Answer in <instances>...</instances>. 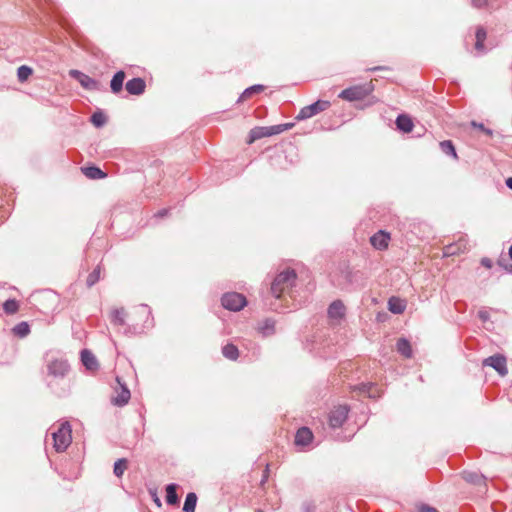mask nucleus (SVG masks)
Instances as JSON below:
<instances>
[{"instance_id": "nucleus-37", "label": "nucleus", "mask_w": 512, "mask_h": 512, "mask_svg": "<svg viewBox=\"0 0 512 512\" xmlns=\"http://www.w3.org/2000/svg\"><path fill=\"white\" fill-rule=\"evenodd\" d=\"M471 125H472L473 127H475V128L480 129L483 133H485V134H486V135H488V136H492V135H493L492 130H490V129H488V128H485L483 124H478V123H476L475 121H473V122L471 123Z\"/></svg>"}, {"instance_id": "nucleus-41", "label": "nucleus", "mask_w": 512, "mask_h": 512, "mask_svg": "<svg viewBox=\"0 0 512 512\" xmlns=\"http://www.w3.org/2000/svg\"><path fill=\"white\" fill-rule=\"evenodd\" d=\"M481 264L484 267H486V268H491L492 267V261L489 258H482L481 259Z\"/></svg>"}, {"instance_id": "nucleus-23", "label": "nucleus", "mask_w": 512, "mask_h": 512, "mask_svg": "<svg viewBox=\"0 0 512 512\" xmlns=\"http://www.w3.org/2000/svg\"><path fill=\"white\" fill-rule=\"evenodd\" d=\"M465 243H457L452 245H447L444 248V256H452L460 253H464L466 251Z\"/></svg>"}, {"instance_id": "nucleus-11", "label": "nucleus", "mask_w": 512, "mask_h": 512, "mask_svg": "<svg viewBox=\"0 0 512 512\" xmlns=\"http://www.w3.org/2000/svg\"><path fill=\"white\" fill-rule=\"evenodd\" d=\"M390 234L380 230L370 238L371 245L377 250H386L390 242Z\"/></svg>"}, {"instance_id": "nucleus-25", "label": "nucleus", "mask_w": 512, "mask_h": 512, "mask_svg": "<svg viewBox=\"0 0 512 512\" xmlns=\"http://www.w3.org/2000/svg\"><path fill=\"white\" fill-rule=\"evenodd\" d=\"M487 33L484 28L480 27L476 31V43L475 49L479 52L484 51V42L486 40Z\"/></svg>"}, {"instance_id": "nucleus-45", "label": "nucleus", "mask_w": 512, "mask_h": 512, "mask_svg": "<svg viewBox=\"0 0 512 512\" xmlns=\"http://www.w3.org/2000/svg\"><path fill=\"white\" fill-rule=\"evenodd\" d=\"M506 185L512 189V177H509L507 180H506Z\"/></svg>"}, {"instance_id": "nucleus-43", "label": "nucleus", "mask_w": 512, "mask_h": 512, "mask_svg": "<svg viewBox=\"0 0 512 512\" xmlns=\"http://www.w3.org/2000/svg\"><path fill=\"white\" fill-rule=\"evenodd\" d=\"M479 317H480V319H482L483 321H486V320L488 319V317H489L488 312H486V311H480V312H479Z\"/></svg>"}, {"instance_id": "nucleus-14", "label": "nucleus", "mask_w": 512, "mask_h": 512, "mask_svg": "<svg viewBox=\"0 0 512 512\" xmlns=\"http://www.w3.org/2000/svg\"><path fill=\"white\" fill-rule=\"evenodd\" d=\"M346 312L345 305L340 300L334 301L328 308L329 318L340 321L344 318Z\"/></svg>"}, {"instance_id": "nucleus-33", "label": "nucleus", "mask_w": 512, "mask_h": 512, "mask_svg": "<svg viewBox=\"0 0 512 512\" xmlns=\"http://www.w3.org/2000/svg\"><path fill=\"white\" fill-rule=\"evenodd\" d=\"M3 309L7 314H15L19 310V303L15 299H9L4 302Z\"/></svg>"}, {"instance_id": "nucleus-1", "label": "nucleus", "mask_w": 512, "mask_h": 512, "mask_svg": "<svg viewBox=\"0 0 512 512\" xmlns=\"http://www.w3.org/2000/svg\"><path fill=\"white\" fill-rule=\"evenodd\" d=\"M296 273L294 270L286 269L280 272L271 285V292L276 298L288 291L295 283Z\"/></svg>"}, {"instance_id": "nucleus-17", "label": "nucleus", "mask_w": 512, "mask_h": 512, "mask_svg": "<svg viewBox=\"0 0 512 512\" xmlns=\"http://www.w3.org/2000/svg\"><path fill=\"white\" fill-rule=\"evenodd\" d=\"M125 72L124 71H118L112 78L111 82H110V88H111V91L114 93V94H118L122 91V87H123V83H124V80H125Z\"/></svg>"}, {"instance_id": "nucleus-21", "label": "nucleus", "mask_w": 512, "mask_h": 512, "mask_svg": "<svg viewBox=\"0 0 512 512\" xmlns=\"http://www.w3.org/2000/svg\"><path fill=\"white\" fill-rule=\"evenodd\" d=\"M127 313L123 307L114 308L110 312V320L115 325H124Z\"/></svg>"}, {"instance_id": "nucleus-24", "label": "nucleus", "mask_w": 512, "mask_h": 512, "mask_svg": "<svg viewBox=\"0 0 512 512\" xmlns=\"http://www.w3.org/2000/svg\"><path fill=\"white\" fill-rule=\"evenodd\" d=\"M222 354L229 360H237L239 357V350L234 344H226L222 349Z\"/></svg>"}, {"instance_id": "nucleus-5", "label": "nucleus", "mask_w": 512, "mask_h": 512, "mask_svg": "<svg viewBox=\"0 0 512 512\" xmlns=\"http://www.w3.org/2000/svg\"><path fill=\"white\" fill-rule=\"evenodd\" d=\"M349 408L346 405L335 406L328 415V423L332 428H339L346 421Z\"/></svg>"}, {"instance_id": "nucleus-31", "label": "nucleus", "mask_w": 512, "mask_h": 512, "mask_svg": "<svg viewBox=\"0 0 512 512\" xmlns=\"http://www.w3.org/2000/svg\"><path fill=\"white\" fill-rule=\"evenodd\" d=\"M127 468L128 461L125 458H121L115 462L113 472L117 477H121Z\"/></svg>"}, {"instance_id": "nucleus-3", "label": "nucleus", "mask_w": 512, "mask_h": 512, "mask_svg": "<svg viewBox=\"0 0 512 512\" xmlns=\"http://www.w3.org/2000/svg\"><path fill=\"white\" fill-rule=\"evenodd\" d=\"M373 90L372 85L364 84V85H355L344 89L339 97L347 100V101H357L362 100L367 97Z\"/></svg>"}, {"instance_id": "nucleus-35", "label": "nucleus", "mask_w": 512, "mask_h": 512, "mask_svg": "<svg viewBox=\"0 0 512 512\" xmlns=\"http://www.w3.org/2000/svg\"><path fill=\"white\" fill-rule=\"evenodd\" d=\"M91 122L96 127H101L106 123V116L102 112H95L91 117Z\"/></svg>"}, {"instance_id": "nucleus-9", "label": "nucleus", "mask_w": 512, "mask_h": 512, "mask_svg": "<svg viewBox=\"0 0 512 512\" xmlns=\"http://www.w3.org/2000/svg\"><path fill=\"white\" fill-rule=\"evenodd\" d=\"M276 134H279V128L278 127H273V126H270V127H256V128H253L250 132H249V136H248V139H247V144H252L254 143L256 140L258 139H261V138H264V137H269V136H272V135H276Z\"/></svg>"}, {"instance_id": "nucleus-12", "label": "nucleus", "mask_w": 512, "mask_h": 512, "mask_svg": "<svg viewBox=\"0 0 512 512\" xmlns=\"http://www.w3.org/2000/svg\"><path fill=\"white\" fill-rule=\"evenodd\" d=\"M117 382L119 387L115 389L116 396L112 397V403L117 406H124L129 402L130 399V391L127 387L120 383L119 378L117 377Z\"/></svg>"}, {"instance_id": "nucleus-20", "label": "nucleus", "mask_w": 512, "mask_h": 512, "mask_svg": "<svg viewBox=\"0 0 512 512\" xmlns=\"http://www.w3.org/2000/svg\"><path fill=\"white\" fill-rule=\"evenodd\" d=\"M81 171L89 179H103L107 176L105 172L96 166L82 167Z\"/></svg>"}, {"instance_id": "nucleus-19", "label": "nucleus", "mask_w": 512, "mask_h": 512, "mask_svg": "<svg viewBox=\"0 0 512 512\" xmlns=\"http://www.w3.org/2000/svg\"><path fill=\"white\" fill-rule=\"evenodd\" d=\"M406 308V303L404 300L398 297H391L388 300V309L390 312L394 314H401L404 312Z\"/></svg>"}, {"instance_id": "nucleus-18", "label": "nucleus", "mask_w": 512, "mask_h": 512, "mask_svg": "<svg viewBox=\"0 0 512 512\" xmlns=\"http://www.w3.org/2000/svg\"><path fill=\"white\" fill-rule=\"evenodd\" d=\"M396 125L397 128L404 133H410L413 128L414 124L412 119L408 115H399L396 119Z\"/></svg>"}, {"instance_id": "nucleus-46", "label": "nucleus", "mask_w": 512, "mask_h": 512, "mask_svg": "<svg viewBox=\"0 0 512 512\" xmlns=\"http://www.w3.org/2000/svg\"><path fill=\"white\" fill-rule=\"evenodd\" d=\"M473 4L475 7H481L482 2L480 0H473Z\"/></svg>"}, {"instance_id": "nucleus-28", "label": "nucleus", "mask_w": 512, "mask_h": 512, "mask_svg": "<svg viewBox=\"0 0 512 512\" xmlns=\"http://www.w3.org/2000/svg\"><path fill=\"white\" fill-rule=\"evenodd\" d=\"M264 89H265V87L263 85H260V84L253 85L244 90V92L240 96V101L248 100L249 98L252 97L253 94L260 93V92L264 91Z\"/></svg>"}, {"instance_id": "nucleus-4", "label": "nucleus", "mask_w": 512, "mask_h": 512, "mask_svg": "<svg viewBox=\"0 0 512 512\" xmlns=\"http://www.w3.org/2000/svg\"><path fill=\"white\" fill-rule=\"evenodd\" d=\"M222 305L224 308L231 311H239L246 305V298L239 293L232 292L226 293L222 297Z\"/></svg>"}, {"instance_id": "nucleus-13", "label": "nucleus", "mask_w": 512, "mask_h": 512, "mask_svg": "<svg viewBox=\"0 0 512 512\" xmlns=\"http://www.w3.org/2000/svg\"><path fill=\"white\" fill-rule=\"evenodd\" d=\"M125 89L130 95L138 96L145 92L146 82L140 77L133 78L126 83Z\"/></svg>"}, {"instance_id": "nucleus-38", "label": "nucleus", "mask_w": 512, "mask_h": 512, "mask_svg": "<svg viewBox=\"0 0 512 512\" xmlns=\"http://www.w3.org/2000/svg\"><path fill=\"white\" fill-rule=\"evenodd\" d=\"M465 479L469 482L477 483L479 481H482V478L476 474L467 473L465 474Z\"/></svg>"}, {"instance_id": "nucleus-30", "label": "nucleus", "mask_w": 512, "mask_h": 512, "mask_svg": "<svg viewBox=\"0 0 512 512\" xmlns=\"http://www.w3.org/2000/svg\"><path fill=\"white\" fill-rule=\"evenodd\" d=\"M440 148L445 154L451 155L454 159H458V155L456 153V150H455V147H454L452 141L444 140V141L440 142Z\"/></svg>"}, {"instance_id": "nucleus-10", "label": "nucleus", "mask_w": 512, "mask_h": 512, "mask_svg": "<svg viewBox=\"0 0 512 512\" xmlns=\"http://www.w3.org/2000/svg\"><path fill=\"white\" fill-rule=\"evenodd\" d=\"M484 365L490 366L495 369L501 376H505L508 373L506 366V358L501 354L492 355L486 358L483 362Z\"/></svg>"}, {"instance_id": "nucleus-47", "label": "nucleus", "mask_w": 512, "mask_h": 512, "mask_svg": "<svg viewBox=\"0 0 512 512\" xmlns=\"http://www.w3.org/2000/svg\"><path fill=\"white\" fill-rule=\"evenodd\" d=\"M509 257L512 259V245L509 248Z\"/></svg>"}, {"instance_id": "nucleus-16", "label": "nucleus", "mask_w": 512, "mask_h": 512, "mask_svg": "<svg viewBox=\"0 0 512 512\" xmlns=\"http://www.w3.org/2000/svg\"><path fill=\"white\" fill-rule=\"evenodd\" d=\"M313 434L307 427L300 428L295 435L296 445H307L312 441Z\"/></svg>"}, {"instance_id": "nucleus-44", "label": "nucleus", "mask_w": 512, "mask_h": 512, "mask_svg": "<svg viewBox=\"0 0 512 512\" xmlns=\"http://www.w3.org/2000/svg\"><path fill=\"white\" fill-rule=\"evenodd\" d=\"M370 71H378V70H388L386 66H377L369 69Z\"/></svg>"}, {"instance_id": "nucleus-40", "label": "nucleus", "mask_w": 512, "mask_h": 512, "mask_svg": "<svg viewBox=\"0 0 512 512\" xmlns=\"http://www.w3.org/2000/svg\"><path fill=\"white\" fill-rule=\"evenodd\" d=\"M274 127H278L279 133H282L283 131H286V130L292 128L293 124L292 123L280 124V125H275Z\"/></svg>"}, {"instance_id": "nucleus-7", "label": "nucleus", "mask_w": 512, "mask_h": 512, "mask_svg": "<svg viewBox=\"0 0 512 512\" xmlns=\"http://www.w3.org/2000/svg\"><path fill=\"white\" fill-rule=\"evenodd\" d=\"M47 370L49 376L64 377L69 370V365L65 360L57 358L48 362Z\"/></svg>"}, {"instance_id": "nucleus-2", "label": "nucleus", "mask_w": 512, "mask_h": 512, "mask_svg": "<svg viewBox=\"0 0 512 512\" xmlns=\"http://www.w3.org/2000/svg\"><path fill=\"white\" fill-rule=\"evenodd\" d=\"M54 448L57 452L65 451L71 444V427L68 423H62L56 431L52 433Z\"/></svg>"}, {"instance_id": "nucleus-42", "label": "nucleus", "mask_w": 512, "mask_h": 512, "mask_svg": "<svg viewBox=\"0 0 512 512\" xmlns=\"http://www.w3.org/2000/svg\"><path fill=\"white\" fill-rule=\"evenodd\" d=\"M498 264L502 266L506 271L512 273V264H503L501 260L498 261Z\"/></svg>"}, {"instance_id": "nucleus-26", "label": "nucleus", "mask_w": 512, "mask_h": 512, "mask_svg": "<svg viewBox=\"0 0 512 512\" xmlns=\"http://www.w3.org/2000/svg\"><path fill=\"white\" fill-rule=\"evenodd\" d=\"M177 486L175 484H169L166 487V502L169 505H175L178 503V496L176 493Z\"/></svg>"}, {"instance_id": "nucleus-27", "label": "nucleus", "mask_w": 512, "mask_h": 512, "mask_svg": "<svg viewBox=\"0 0 512 512\" xmlns=\"http://www.w3.org/2000/svg\"><path fill=\"white\" fill-rule=\"evenodd\" d=\"M197 503V496L195 493H188L184 502L183 511L184 512H195V507Z\"/></svg>"}, {"instance_id": "nucleus-32", "label": "nucleus", "mask_w": 512, "mask_h": 512, "mask_svg": "<svg viewBox=\"0 0 512 512\" xmlns=\"http://www.w3.org/2000/svg\"><path fill=\"white\" fill-rule=\"evenodd\" d=\"M33 74V69L29 66L22 65L17 70V77L20 82H25Z\"/></svg>"}, {"instance_id": "nucleus-34", "label": "nucleus", "mask_w": 512, "mask_h": 512, "mask_svg": "<svg viewBox=\"0 0 512 512\" xmlns=\"http://www.w3.org/2000/svg\"><path fill=\"white\" fill-rule=\"evenodd\" d=\"M101 275V269L100 266H97L87 277V286L92 287L94 284H96Z\"/></svg>"}, {"instance_id": "nucleus-15", "label": "nucleus", "mask_w": 512, "mask_h": 512, "mask_svg": "<svg viewBox=\"0 0 512 512\" xmlns=\"http://www.w3.org/2000/svg\"><path fill=\"white\" fill-rule=\"evenodd\" d=\"M81 360L84 366L91 371H95L98 369L99 364L95 357V355L89 350H83L81 352Z\"/></svg>"}, {"instance_id": "nucleus-22", "label": "nucleus", "mask_w": 512, "mask_h": 512, "mask_svg": "<svg viewBox=\"0 0 512 512\" xmlns=\"http://www.w3.org/2000/svg\"><path fill=\"white\" fill-rule=\"evenodd\" d=\"M397 351L406 358H410L412 356V348L408 340L405 338H401L397 341L396 344Z\"/></svg>"}, {"instance_id": "nucleus-6", "label": "nucleus", "mask_w": 512, "mask_h": 512, "mask_svg": "<svg viewBox=\"0 0 512 512\" xmlns=\"http://www.w3.org/2000/svg\"><path fill=\"white\" fill-rule=\"evenodd\" d=\"M330 107V102L325 100H318L315 103L303 107L298 116L297 119H307L310 118L322 111L327 110Z\"/></svg>"}, {"instance_id": "nucleus-29", "label": "nucleus", "mask_w": 512, "mask_h": 512, "mask_svg": "<svg viewBox=\"0 0 512 512\" xmlns=\"http://www.w3.org/2000/svg\"><path fill=\"white\" fill-rule=\"evenodd\" d=\"M12 331L16 336L23 338L30 333V326L27 322L23 321L15 325Z\"/></svg>"}, {"instance_id": "nucleus-39", "label": "nucleus", "mask_w": 512, "mask_h": 512, "mask_svg": "<svg viewBox=\"0 0 512 512\" xmlns=\"http://www.w3.org/2000/svg\"><path fill=\"white\" fill-rule=\"evenodd\" d=\"M418 512H438V510L428 505H420L418 507Z\"/></svg>"}, {"instance_id": "nucleus-36", "label": "nucleus", "mask_w": 512, "mask_h": 512, "mask_svg": "<svg viewBox=\"0 0 512 512\" xmlns=\"http://www.w3.org/2000/svg\"><path fill=\"white\" fill-rule=\"evenodd\" d=\"M373 388H374V385L371 383H368V384H361L359 386H356L354 389L357 390L361 394H367L369 397H374L375 395L372 394Z\"/></svg>"}, {"instance_id": "nucleus-8", "label": "nucleus", "mask_w": 512, "mask_h": 512, "mask_svg": "<svg viewBox=\"0 0 512 512\" xmlns=\"http://www.w3.org/2000/svg\"><path fill=\"white\" fill-rule=\"evenodd\" d=\"M69 75L76 79L80 85L86 89V90H97L99 89V82L95 79L91 78L90 76L84 74L83 72L79 70H70Z\"/></svg>"}]
</instances>
